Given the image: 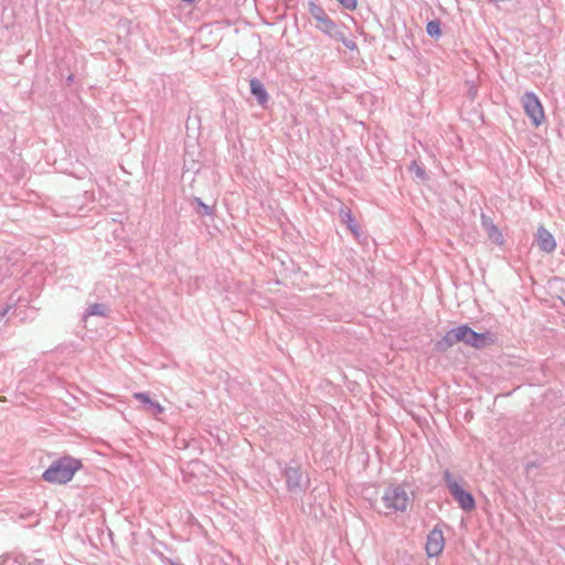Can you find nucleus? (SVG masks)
<instances>
[{
	"label": "nucleus",
	"instance_id": "f257e3e1",
	"mask_svg": "<svg viewBox=\"0 0 565 565\" xmlns=\"http://www.w3.org/2000/svg\"><path fill=\"white\" fill-rule=\"evenodd\" d=\"M83 463L81 459L72 456H63L54 460L42 473L44 481L53 484H65L70 482L74 475L81 470Z\"/></svg>",
	"mask_w": 565,
	"mask_h": 565
},
{
	"label": "nucleus",
	"instance_id": "f03ea898",
	"mask_svg": "<svg viewBox=\"0 0 565 565\" xmlns=\"http://www.w3.org/2000/svg\"><path fill=\"white\" fill-rule=\"evenodd\" d=\"M277 465L281 476L285 478L287 491L296 495L305 494L309 488L310 479L303 475L301 465L295 459L290 463L278 461Z\"/></svg>",
	"mask_w": 565,
	"mask_h": 565
},
{
	"label": "nucleus",
	"instance_id": "7ed1b4c3",
	"mask_svg": "<svg viewBox=\"0 0 565 565\" xmlns=\"http://www.w3.org/2000/svg\"><path fill=\"white\" fill-rule=\"evenodd\" d=\"M443 478L447 489L449 490L452 498L457 501L459 507L466 512L472 511L476 508V500L473 495L469 491L465 490L456 481V479L454 478L449 470H446L444 472Z\"/></svg>",
	"mask_w": 565,
	"mask_h": 565
},
{
	"label": "nucleus",
	"instance_id": "20e7f679",
	"mask_svg": "<svg viewBox=\"0 0 565 565\" xmlns=\"http://www.w3.org/2000/svg\"><path fill=\"white\" fill-rule=\"evenodd\" d=\"M382 501L386 509L394 512H405L411 499L402 486H390L385 489Z\"/></svg>",
	"mask_w": 565,
	"mask_h": 565
},
{
	"label": "nucleus",
	"instance_id": "39448f33",
	"mask_svg": "<svg viewBox=\"0 0 565 565\" xmlns=\"http://www.w3.org/2000/svg\"><path fill=\"white\" fill-rule=\"evenodd\" d=\"M460 342L476 349H483L494 342L490 332H476L468 324L457 327Z\"/></svg>",
	"mask_w": 565,
	"mask_h": 565
},
{
	"label": "nucleus",
	"instance_id": "423d86ee",
	"mask_svg": "<svg viewBox=\"0 0 565 565\" xmlns=\"http://www.w3.org/2000/svg\"><path fill=\"white\" fill-rule=\"evenodd\" d=\"M522 104L526 116L533 126L539 127L545 119L544 109L540 98L533 92H526L522 96Z\"/></svg>",
	"mask_w": 565,
	"mask_h": 565
},
{
	"label": "nucleus",
	"instance_id": "0eeeda50",
	"mask_svg": "<svg viewBox=\"0 0 565 565\" xmlns=\"http://www.w3.org/2000/svg\"><path fill=\"white\" fill-rule=\"evenodd\" d=\"M445 547V537L441 530V524H436L434 529L428 533L426 541V554L428 557H437L441 554Z\"/></svg>",
	"mask_w": 565,
	"mask_h": 565
},
{
	"label": "nucleus",
	"instance_id": "6e6552de",
	"mask_svg": "<svg viewBox=\"0 0 565 565\" xmlns=\"http://www.w3.org/2000/svg\"><path fill=\"white\" fill-rule=\"evenodd\" d=\"M535 241L539 248L544 253H552L556 248V241L548 230L544 226L537 228Z\"/></svg>",
	"mask_w": 565,
	"mask_h": 565
},
{
	"label": "nucleus",
	"instance_id": "1a4fd4ad",
	"mask_svg": "<svg viewBox=\"0 0 565 565\" xmlns=\"http://www.w3.org/2000/svg\"><path fill=\"white\" fill-rule=\"evenodd\" d=\"M315 26L317 30L332 40H335L343 31V26L335 23L329 15H327L319 23H316Z\"/></svg>",
	"mask_w": 565,
	"mask_h": 565
},
{
	"label": "nucleus",
	"instance_id": "9d476101",
	"mask_svg": "<svg viewBox=\"0 0 565 565\" xmlns=\"http://www.w3.org/2000/svg\"><path fill=\"white\" fill-rule=\"evenodd\" d=\"M481 226L486 231L488 237L495 244L501 245L503 243V236L499 227L493 223L492 218L487 214H481Z\"/></svg>",
	"mask_w": 565,
	"mask_h": 565
},
{
	"label": "nucleus",
	"instance_id": "9b49d317",
	"mask_svg": "<svg viewBox=\"0 0 565 565\" xmlns=\"http://www.w3.org/2000/svg\"><path fill=\"white\" fill-rule=\"evenodd\" d=\"M457 342H460V340H459L458 330L456 327V328H452L449 331H447L446 334L435 343V350L437 352H446L449 348H451Z\"/></svg>",
	"mask_w": 565,
	"mask_h": 565
},
{
	"label": "nucleus",
	"instance_id": "f8f14e48",
	"mask_svg": "<svg viewBox=\"0 0 565 565\" xmlns=\"http://www.w3.org/2000/svg\"><path fill=\"white\" fill-rule=\"evenodd\" d=\"M250 94L256 98L259 105L264 106L267 104L269 96L264 84L256 77L249 81Z\"/></svg>",
	"mask_w": 565,
	"mask_h": 565
},
{
	"label": "nucleus",
	"instance_id": "ddd939ff",
	"mask_svg": "<svg viewBox=\"0 0 565 565\" xmlns=\"http://www.w3.org/2000/svg\"><path fill=\"white\" fill-rule=\"evenodd\" d=\"M339 215L341 217L342 223L347 225V227L350 230V232L356 237H360V227L351 212V210L348 206H341L339 211Z\"/></svg>",
	"mask_w": 565,
	"mask_h": 565
},
{
	"label": "nucleus",
	"instance_id": "4468645a",
	"mask_svg": "<svg viewBox=\"0 0 565 565\" xmlns=\"http://www.w3.org/2000/svg\"><path fill=\"white\" fill-rule=\"evenodd\" d=\"M134 397L145 404L154 416L164 412V407L159 402L151 399L149 394L146 392L135 393Z\"/></svg>",
	"mask_w": 565,
	"mask_h": 565
},
{
	"label": "nucleus",
	"instance_id": "2eb2a0df",
	"mask_svg": "<svg viewBox=\"0 0 565 565\" xmlns=\"http://www.w3.org/2000/svg\"><path fill=\"white\" fill-rule=\"evenodd\" d=\"M108 308L105 303H93L89 305L83 313V319L87 320L89 317H107Z\"/></svg>",
	"mask_w": 565,
	"mask_h": 565
},
{
	"label": "nucleus",
	"instance_id": "dca6fc26",
	"mask_svg": "<svg viewBox=\"0 0 565 565\" xmlns=\"http://www.w3.org/2000/svg\"><path fill=\"white\" fill-rule=\"evenodd\" d=\"M408 171L413 174V178L419 181L428 179L427 172L417 160H413L408 167Z\"/></svg>",
	"mask_w": 565,
	"mask_h": 565
},
{
	"label": "nucleus",
	"instance_id": "f3484780",
	"mask_svg": "<svg viewBox=\"0 0 565 565\" xmlns=\"http://www.w3.org/2000/svg\"><path fill=\"white\" fill-rule=\"evenodd\" d=\"M308 10L311 17L315 19L316 23H319L321 20H323L328 13L326 10L315 1L308 2Z\"/></svg>",
	"mask_w": 565,
	"mask_h": 565
},
{
	"label": "nucleus",
	"instance_id": "a211bd4d",
	"mask_svg": "<svg viewBox=\"0 0 565 565\" xmlns=\"http://www.w3.org/2000/svg\"><path fill=\"white\" fill-rule=\"evenodd\" d=\"M192 204L196 206V213L202 216H211L214 214V207L205 204L200 198L193 196Z\"/></svg>",
	"mask_w": 565,
	"mask_h": 565
},
{
	"label": "nucleus",
	"instance_id": "6ab92c4d",
	"mask_svg": "<svg viewBox=\"0 0 565 565\" xmlns=\"http://www.w3.org/2000/svg\"><path fill=\"white\" fill-rule=\"evenodd\" d=\"M426 32L430 38L438 39L441 35V23L439 20H431L426 25Z\"/></svg>",
	"mask_w": 565,
	"mask_h": 565
},
{
	"label": "nucleus",
	"instance_id": "aec40b11",
	"mask_svg": "<svg viewBox=\"0 0 565 565\" xmlns=\"http://www.w3.org/2000/svg\"><path fill=\"white\" fill-rule=\"evenodd\" d=\"M334 41L341 42L350 51H358V45L355 41L353 39H348L343 31Z\"/></svg>",
	"mask_w": 565,
	"mask_h": 565
},
{
	"label": "nucleus",
	"instance_id": "412c9836",
	"mask_svg": "<svg viewBox=\"0 0 565 565\" xmlns=\"http://www.w3.org/2000/svg\"><path fill=\"white\" fill-rule=\"evenodd\" d=\"M337 1L343 9L350 10V11L355 10L356 6H358V0H337Z\"/></svg>",
	"mask_w": 565,
	"mask_h": 565
},
{
	"label": "nucleus",
	"instance_id": "4be33fe9",
	"mask_svg": "<svg viewBox=\"0 0 565 565\" xmlns=\"http://www.w3.org/2000/svg\"><path fill=\"white\" fill-rule=\"evenodd\" d=\"M0 565H22L21 562L13 556L4 555L0 558Z\"/></svg>",
	"mask_w": 565,
	"mask_h": 565
},
{
	"label": "nucleus",
	"instance_id": "5701e85b",
	"mask_svg": "<svg viewBox=\"0 0 565 565\" xmlns=\"http://www.w3.org/2000/svg\"><path fill=\"white\" fill-rule=\"evenodd\" d=\"M468 97L473 100L476 97H477V94H478V87L471 83L469 88H468Z\"/></svg>",
	"mask_w": 565,
	"mask_h": 565
},
{
	"label": "nucleus",
	"instance_id": "b1692460",
	"mask_svg": "<svg viewBox=\"0 0 565 565\" xmlns=\"http://www.w3.org/2000/svg\"><path fill=\"white\" fill-rule=\"evenodd\" d=\"M13 307H15V303H13V305H11V303H7L6 306L1 307V308H0V320H1L4 316H7Z\"/></svg>",
	"mask_w": 565,
	"mask_h": 565
},
{
	"label": "nucleus",
	"instance_id": "393cba45",
	"mask_svg": "<svg viewBox=\"0 0 565 565\" xmlns=\"http://www.w3.org/2000/svg\"><path fill=\"white\" fill-rule=\"evenodd\" d=\"M537 466L539 465H537L536 461H530V462L526 463L525 469H526V471H529L530 469L535 468Z\"/></svg>",
	"mask_w": 565,
	"mask_h": 565
},
{
	"label": "nucleus",
	"instance_id": "a878e982",
	"mask_svg": "<svg viewBox=\"0 0 565 565\" xmlns=\"http://www.w3.org/2000/svg\"><path fill=\"white\" fill-rule=\"evenodd\" d=\"M168 565H183V564L179 563V562H175V561H172V559H168Z\"/></svg>",
	"mask_w": 565,
	"mask_h": 565
},
{
	"label": "nucleus",
	"instance_id": "bb28decb",
	"mask_svg": "<svg viewBox=\"0 0 565 565\" xmlns=\"http://www.w3.org/2000/svg\"><path fill=\"white\" fill-rule=\"evenodd\" d=\"M181 1L184 3H188V4H193L195 2V0H181Z\"/></svg>",
	"mask_w": 565,
	"mask_h": 565
},
{
	"label": "nucleus",
	"instance_id": "cd10ccee",
	"mask_svg": "<svg viewBox=\"0 0 565 565\" xmlns=\"http://www.w3.org/2000/svg\"><path fill=\"white\" fill-rule=\"evenodd\" d=\"M73 81H74V75H73V74H71V75L67 77V82H68V83H71V82H73Z\"/></svg>",
	"mask_w": 565,
	"mask_h": 565
}]
</instances>
